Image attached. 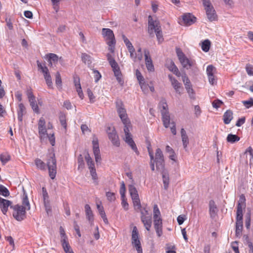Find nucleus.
<instances>
[{
	"mask_svg": "<svg viewBox=\"0 0 253 253\" xmlns=\"http://www.w3.org/2000/svg\"><path fill=\"white\" fill-rule=\"evenodd\" d=\"M128 190L132 199L139 197L137 190L133 185H129Z\"/></svg>",
	"mask_w": 253,
	"mask_h": 253,
	"instance_id": "obj_32",
	"label": "nucleus"
},
{
	"mask_svg": "<svg viewBox=\"0 0 253 253\" xmlns=\"http://www.w3.org/2000/svg\"><path fill=\"white\" fill-rule=\"evenodd\" d=\"M122 38L124 41V43H125L129 53L130 57L131 58H134L136 57V53L135 52V49L132 45L131 42L129 41V40L126 37L125 35H123Z\"/></svg>",
	"mask_w": 253,
	"mask_h": 253,
	"instance_id": "obj_13",
	"label": "nucleus"
},
{
	"mask_svg": "<svg viewBox=\"0 0 253 253\" xmlns=\"http://www.w3.org/2000/svg\"><path fill=\"white\" fill-rule=\"evenodd\" d=\"M163 181L165 189H167L169 186V176L164 173H163Z\"/></svg>",
	"mask_w": 253,
	"mask_h": 253,
	"instance_id": "obj_52",
	"label": "nucleus"
},
{
	"mask_svg": "<svg viewBox=\"0 0 253 253\" xmlns=\"http://www.w3.org/2000/svg\"><path fill=\"white\" fill-rule=\"evenodd\" d=\"M39 137L42 142L44 141L46 139V135H47V130L45 126L38 127Z\"/></svg>",
	"mask_w": 253,
	"mask_h": 253,
	"instance_id": "obj_27",
	"label": "nucleus"
},
{
	"mask_svg": "<svg viewBox=\"0 0 253 253\" xmlns=\"http://www.w3.org/2000/svg\"><path fill=\"white\" fill-rule=\"evenodd\" d=\"M12 202L0 197V209L4 214H6L9 207L12 206Z\"/></svg>",
	"mask_w": 253,
	"mask_h": 253,
	"instance_id": "obj_16",
	"label": "nucleus"
},
{
	"mask_svg": "<svg viewBox=\"0 0 253 253\" xmlns=\"http://www.w3.org/2000/svg\"><path fill=\"white\" fill-rule=\"evenodd\" d=\"M153 161L155 162L157 169L161 172H163L165 168V161L164 155L161 149L157 148L156 149Z\"/></svg>",
	"mask_w": 253,
	"mask_h": 253,
	"instance_id": "obj_5",
	"label": "nucleus"
},
{
	"mask_svg": "<svg viewBox=\"0 0 253 253\" xmlns=\"http://www.w3.org/2000/svg\"><path fill=\"white\" fill-rule=\"evenodd\" d=\"M59 232H60V235L61 236L60 241H61V244L68 243L69 242H68V237L65 233V231L64 228L62 226L60 227Z\"/></svg>",
	"mask_w": 253,
	"mask_h": 253,
	"instance_id": "obj_31",
	"label": "nucleus"
},
{
	"mask_svg": "<svg viewBox=\"0 0 253 253\" xmlns=\"http://www.w3.org/2000/svg\"><path fill=\"white\" fill-rule=\"evenodd\" d=\"M133 204L135 209H140L141 207L139 198H135L132 199Z\"/></svg>",
	"mask_w": 253,
	"mask_h": 253,
	"instance_id": "obj_51",
	"label": "nucleus"
},
{
	"mask_svg": "<svg viewBox=\"0 0 253 253\" xmlns=\"http://www.w3.org/2000/svg\"><path fill=\"white\" fill-rule=\"evenodd\" d=\"M141 88L144 93H147L149 90V85L144 81L139 83Z\"/></svg>",
	"mask_w": 253,
	"mask_h": 253,
	"instance_id": "obj_48",
	"label": "nucleus"
},
{
	"mask_svg": "<svg viewBox=\"0 0 253 253\" xmlns=\"http://www.w3.org/2000/svg\"><path fill=\"white\" fill-rule=\"evenodd\" d=\"M107 132L109 138L113 144L118 147L120 145V141L115 127L114 126L108 127Z\"/></svg>",
	"mask_w": 253,
	"mask_h": 253,
	"instance_id": "obj_9",
	"label": "nucleus"
},
{
	"mask_svg": "<svg viewBox=\"0 0 253 253\" xmlns=\"http://www.w3.org/2000/svg\"><path fill=\"white\" fill-rule=\"evenodd\" d=\"M131 236H132V237H131L132 240L139 239L138 231L137 228L136 226H134L133 227Z\"/></svg>",
	"mask_w": 253,
	"mask_h": 253,
	"instance_id": "obj_53",
	"label": "nucleus"
},
{
	"mask_svg": "<svg viewBox=\"0 0 253 253\" xmlns=\"http://www.w3.org/2000/svg\"><path fill=\"white\" fill-rule=\"evenodd\" d=\"M55 84L59 89L62 88V80L59 72H57L55 75Z\"/></svg>",
	"mask_w": 253,
	"mask_h": 253,
	"instance_id": "obj_41",
	"label": "nucleus"
},
{
	"mask_svg": "<svg viewBox=\"0 0 253 253\" xmlns=\"http://www.w3.org/2000/svg\"><path fill=\"white\" fill-rule=\"evenodd\" d=\"M35 163L37 167L42 170H45L46 169L45 164L39 158H37L35 160Z\"/></svg>",
	"mask_w": 253,
	"mask_h": 253,
	"instance_id": "obj_36",
	"label": "nucleus"
},
{
	"mask_svg": "<svg viewBox=\"0 0 253 253\" xmlns=\"http://www.w3.org/2000/svg\"><path fill=\"white\" fill-rule=\"evenodd\" d=\"M62 248L66 253H74L71 248L69 242L61 244Z\"/></svg>",
	"mask_w": 253,
	"mask_h": 253,
	"instance_id": "obj_47",
	"label": "nucleus"
},
{
	"mask_svg": "<svg viewBox=\"0 0 253 253\" xmlns=\"http://www.w3.org/2000/svg\"><path fill=\"white\" fill-rule=\"evenodd\" d=\"M141 220L144 224V227L147 231H149L152 225V219L150 215L148 214V211L145 210L144 211L141 212Z\"/></svg>",
	"mask_w": 253,
	"mask_h": 253,
	"instance_id": "obj_10",
	"label": "nucleus"
},
{
	"mask_svg": "<svg viewBox=\"0 0 253 253\" xmlns=\"http://www.w3.org/2000/svg\"><path fill=\"white\" fill-rule=\"evenodd\" d=\"M81 58L82 61L84 64H87L88 65L91 64V57L89 55L85 53H82Z\"/></svg>",
	"mask_w": 253,
	"mask_h": 253,
	"instance_id": "obj_37",
	"label": "nucleus"
},
{
	"mask_svg": "<svg viewBox=\"0 0 253 253\" xmlns=\"http://www.w3.org/2000/svg\"><path fill=\"white\" fill-rule=\"evenodd\" d=\"M243 229V219H236V235L240 237Z\"/></svg>",
	"mask_w": 253,
	"mask_h": 253,
	"instance_id": "obj_25",
	"label": "nucleus"
},
{
	"mask_svg": "<svg viewBox=\"0 0 253 253\" xmlns=\"http://www.w3.org/2000/svg\"><path fill=\"white\" fill-rule=\"evenodd\" d=\"M218 209L215 202L213 200H210L209 202V212L211 217L213 218L215 217Z\"/></svg>",
	"mask_w": 253,
	"mask_h": 253,
	"instance_id": "obj_21",
	"label": "nucleus"
},
{
	"mask_svg": "<svg viewBox=\"0 0 253 253\" xmlns=\"http://www.w3.org/2000/svg\"><path fill=\"white\" fill-rule=\"evenodd\" d=\"M85 159L86 161L87 165L89 169H91V168H95L94 162L91 158L90 157V156H89V154L87 153L85 155Z\"/></svg>",
	"mask_w": 253,
	"mask_h": 253,
	"instance_id": "obj_39",
	"label": "nucleus"
},
{
	"mask_svg": "<svg viewBox=\"0 0 253 253\" xmlns=\"http://www.w3.org/2000/svg\"><path fill=\"white\" fill-rule=\"evenodd\" d=\"M196 17L190 13H186L182 16V22L185 25H190L195 22Z\"/></svg>",
	"mask_w": 253,
	"mask_h": 253,
	"instance_id": "obj_18",
	"label": "nucleus"
},
{
	"mask_svg": "<svg viewBox=\"0 0 253 253\" xmlns=\"http://www.w3.org/2000/svg\"><path fill=\"white\" fill-rule=\"evenodd\" d=\"M25 112V107L22 103H20L18 105V109L17 110L18 113V120L19 121L22 122L23 120V116Z\"/></svg>",
	"mask_w": 253,
	"mask_h": 253,
	"instance_id": "obj_26",
	"label": "nucleus"
},
{
	"mask_svg": "<svg viewBox=\"0 0 253 253\" xmlns=\"http://www.w3.org/2000/svg\"><path fill=\"white\" fill-rule=\"evenodd\" d=\"M203 4L206 11V15L210 22L217 20V15L212 4L210 0H202Z\"/></svg>",
	"mask_w": 253,
	"mask_h": 253,
	"instance_id": "obj_4",
	"label": "nucleus"
},
{
	"mask_svg": "<svg viewBox=\"0 0 253 253\" xmlns=\"http://www.w3.org/2000/svg\"><path fill=\"white\" fill-rule=\"evenodd\" d=\"M74 84L76 88L81 86L80 78L77 75L74 76Z\"/></svg>",
	"mask_w": 253,
	"mask_h": 253,
	"instance_id": "obj_60",
	"label": "nucleus"
},
{
	"mask_svg": "<svg viewBox=\"0 0 253 253\" xmlns=\"http://www.w3.org/2000/svg\"><path fill=\"white\" fill-rule=\"evenodd\" d=\"M116 107L117 112L124 125V128H130L131 125L126 114V109L125 108L123 102L121 100H117L116 101Z\"/></svg>",
	"mask_w": 253,
	"mask_h": 253,
	"instance_id": "obj_2",
	"label": "nucleus"
},
{
	"mask_svg": "<svg viewBox=\"0 0 253 253\" xmlns=\"http://www.w3.org/2000/svg\"><path fill=\"white\" fill-rule=\"evenodd\" d=\"M245 205L237 204L236 219H243V209L245 208Z\"/></svg>",
	"mask_w": 253,
	"mask_h": 253,
	"instance_id": "obj_30",
	"label": "nucleus"
},
{
	"mask_svg": "<svg viewBox=\"0 0 253 253\" xmlns=\"http://www.w3.org/2000/svg\"><path fill=\"white\" fill-rule=\"evenodd\" d=\"M227 141L231 143H234L239 141L240 137L236 134H229L226 138Z\"/></svg>",
	"mask_w": 253,
	"mask_h": 253,
	"instance_id": "obj_38",
	"label": "nucleus"
},
{
	"mask_svg": "<svg viewBox=\"0 0 253 253\" xmlns=\"http://www.w3.org/2000/svg\"><path fill=\"white\" fill-rule=\"evenodd\" d=\"M49 175L51 179H54L56 174V160L54 154H52L47 161Z\"/></svg>",
	"mask_w": 253,
	"mask_h": 253,
	"instance_id": "obj_7",
	"label": "nucleus"
},
{
	"mask_svg": "<svg viewBox=\"0 0 253 253\" xmlns=\"http://www.w3.org/2000/svg\"><path fill=\"white\" fill-rule=\"evenodd\" d=\"M22 206L24 207L27 211H29L31 209L30 204L28 198L27 194L24 191L22 197Z\"/></svg>",
	"mask_w": 253,
	"mask_h": 253,
	"instance_id": "obj_28",
	"label": "nucleus"
},
{
	"mask_svg": "<svg viewBox=\"0 0 253 253\" xmlns=\"http://www.w3.org/2000/svg\"><path fill=\"white\" fill-rule=\"evenodd\" d=\"M84 209L86 218L88 220L90 225H92L93 224L94 218L91 208L89 205L86 204L84 206Z\"/></svg>",
	"mask_w": 253,
	"mask_h": 253,
	"instance_id": "obj_20",
	"label": "nucleus"
},
{
	"mask_svg": "<svg viewBox=\"0 0 253 253\" xmlns=\"http://www.w3.org/2000/svg\"><path fill=\"white\" fill-rule=\"evenodd\" d=\"M160 108H161V114H163L164 113H168V105L165 101V100H163L160 102Z\"/></svg>",
	"mask_w": 253,
	"mask_h": 253,
	"instance_id": "obj_42",
	"label": "nucleus"
},
{
	"mask_svg": "<svg viewBox=\"0 0 253 253\" xmlns=\"http://www.w3.org/2000/svg\"><path fill=\"white\" fill-rule=\"evenodd\" d=\"M233 119V112L230 110H227L223 114V119L225 124H229Z\"/></svg>",
	"mask_w": 253,
	"mask_h": 253,
	"instance_id": "obj_24",
	"label": "nucleus"
},
{
	"mask_svg": "<svg viewBox=\"0 0 253 253\" xmlns=\"http://www.w3.org/2000/svg\"><path fill=\"white\" fill-rule=\"evenodd\" d=\"M162 121L163 122V125L166 128H168L169 127L170 124V116L169 113H164L162 114Z\"/></svg>",
	"mask_w": 253,
	"mask_h": 253,
	"instance_id": "obj_29",
	"label": "nucleus"
},
{
	"mask_svg": "<svg viewBox=\"0 0 253 253\" xmlns=\"http://www.w3.org/2000/svg\"><path fill=\"white\" fill-rule=\"evenodd\" d=\"M246 70L249 75L253 76V66L252 65L250 64H247Z\"/></svg>",
	"mask_w": 253,
	"mask_h": 253,
	"instance_id": "obj_58",
	"label": "nucleus"
},
{
	"mask_svg": "<svg viewBox=\"0 0 253 253\" xmlns=\"http://www.w3.org/2000/svg\"><path fill=\"white\" fill-rule=\"evenodd\" d=\"M154 228L158 237L163 234L162 219L161 217L154 218Z\"/></svg>",
	"mask_w": 253,
	"mask_h": 253,
	"instance_id": "obj_15",
	"label": "nucleus"
},
{
	"mask_svg": "<svg viewBox=\"0 0 253 253\" xmlns=\"http://www.w3.org/2000/svg\"><path fill=\"white\" fill-rule=\"evenodd\" d=\"M129 128H130L126 127V128L124 129V131L125 133V140L126 142L130 146L131 149L135 152L136 154L138 155L139 154V152L138 151L137 147L131 137Z\"/></svg>",
	"mask_w": 253,
	"mask_h": 253,
	"instance_id": "obj_8",
	"label": "nucleus"
},
{
	"mask_svg": "<svg viewBox=\"0 0 253 253\" xmlns=\"http://www.w3.org/2000/svg\"><path fill=\"white\" fill-rule=\"evenodd\" d=\"M168 77L171 82V85L175 91L180 94L181 93L180 89L182 87L181 84L171 75H169Z\"/></svg>",
	"mask_w": 253,
	"mask_h": 253,
	"instance_id": "obj_19",
	"label": "nucleus"
},
{
	"mask_svg": "<svg viewBox=\"0 0 253 253\" xmlns=\"http://www.w3.org/2000/svg\"><path fill=\"white\" fill-rule=\"evenodd\" d=\"M168 68L169 71L172 72L175 75L178 77H180V73L179 72L178 68L172 61L170 62V65L168 67Z\"/></svg>",
	"mask_w": 253,
	"mask_h": 253,
	"instance_id": "obj_34",
	"label": "nucleus"
},
{
	"mask_svg": "<svg viewBox=\"0 0 253 253\" xmlns=\"http://www.w3.org/2000/svg\"><path fill=\"white\" fill-rule=\"evenodd\" d=\"M93 73L95 82L97 83L101 78V75L100 73L97 70H93Z\"/></svg>",
	"mask_w": 253,
	"mask_h": 253,
	"instance_id": "obj_63",
	"label": "nucleus"
},
{
	"mask_svg": "<svg viewBox=\"0 0 253 253\" xmlns=\"http://www.w3.org/2000/svg\"><path fill=\"white\" fill-rule=\"evenodd\" d=\"M180 132L183 146L184 148L186 150L187 147L189 144V138L184 128H182L181 129Z\"/></svg>",
	"mask_w": 253,
	"mask_h": 253,
	"instance_id": "obj_23",
	"label": "nucleus"
},
{
	"mask_svg": "<svg viewBox=\"0 0 253 253\" xmlns=\"http://www.w3.org/2000/svg\"><path fill=\"white\" fill-rule=\"evenodd\" d=\"M144 54L145 56V64L148 71L149 72L154 71V66L149 50L146 49H144Z\"/></svg>",
	"mask_w": 253,
	"mask_h": 253,
	"instance_id": "obj_11",
	"label": "nucleus"
},
{
	"mask_svg": "<svg viewBox=\"0 0 253 253\" xmlns=\"http://www.w3.org/2000/svg\"><path fill=\"white\" fill-rule=\"evenodd\" d=\"M132 244L136 248L138 253H142V249L139 239L132 240Z\"/></svg>",
	"mask_w": 253,
	"mask_h": 253,
	"instance_id": "obj_33",
	"label": "nucleus"
},
{
	"mask_svg": "<svg viewBox=\"0 0 253 253\" xmlns=\"http://www.w3.org/2000/svg\"><path fill=\"white\" fill-rule=\"evenodd\" d=\"M44 78L45 80L46 84L50 88H52V82L50 74L44 76Z\"/></svg>",
	"mask_w": 253,
	"mask_h": 253,
	"instance_id": "obj_49",
	"label": "nucleus"
},
{
	"mask_svg": "<svg viewBox=\"0 0 253 253\" xmlns=\"http://www.w3.org/2000/svg\"><path fill=\"white\" fill-rule=\"evenodd\" d=\"M92 144L93 153L94 155L95 161L96 163H98L101 161V158L100 155L98 140L97 138L93 139V140H92Z\"/></svg>",
	"mask_w": 253,
	"mask_h": 253,
	"instance_id": "obj_14",
	"label": "nucleus"
},
{
	"mask_svg": "<svg viewBox=\"0 0 253 253\" xmlns=\"http://www.w3.org/2000/svg\"><path fill=\"white\" fill-rule=\"evenodd\" d=\"M161 217V213L157 205L155 204L153 207V218Z\"/></svg>",
	"mask_w": 253,
	"mask_h": 253,
	"instance_id": "obj_46",
	"label": "nucleus"
},
{
	"mask_svg": "<svg viewBox=\"0 0 253 253\" xmlns=\"http://www.w3.org/2000/svg\"><path fill=\"white\" fill-rule=\"evenodd\" d=\"M106 196L107 200L110 202H113L116 200L115 194L114 193L107 192L106 193Z\"/></svg>",
	"mask_w": 253,
	"mask_h": 253,
	"instance_id": "obj_50",
	"label": "nucleus"
},
{
	"mask_svg": "<svg viewBox=\"0 0 253 253\" xmlns=\"http://www.w3.org/2000/svg\"><path fill=\"white\" fill-rule=\"evenodd\" d=\"M175 246H170L167 247L166 248V253H176L175 251Z\"/></svg>",
	"mask_w": 253,
	"mask_h": 253,
	"instance_id": "obj_64",
	"label": "nucleus"
},
{
	"mask_svg": "<svg viewBox=\"0 0 253 253\" xmlns=\"http://www.w3.org/2000/svg\"><path fill=\"white\" fill-rule=\"evenodd\" d=\"M107 60L111 65L116 79L121 85L124 84V80L122 78V74L120 67L113 57L109 53L107 54Z\"/></svg>",
	"mask_w": 253,
	"mask_h": 253,
	"instance_id": "obj_3",
	"label": "nucleus"
},
{
	"mask_svg": "<svg viewBox=\"0 0 253 253\" xmlns=\"http://www.w3.org/2000/svg\"><path fill=\"white\" fill-rule=\"evenodd\" d=\"M29 101L31 106L32 107L34 111L36 113H39V107L36 103L35 99Z\"/></svg>",
	"mask_w": 253,
	"mask_h": 253,
	"instance_id": "obj_45",
	"label": "nucleus"
},
{
	"mask_svg": "<svg viewBox=\"0 0 253 253\" xmlns=\"http://www.w3.org/2000/svg\"><path fill=\"white\" fill-rule=\"evenodd\" d=\"M215 70L216 69L213 66L211 65L208 66L206 70L208 77H210L214 75Z\"/></svg>",
	"mask_w": 253,
	"mask_h": 253,
	"instance_id": "obj_43",
	"label": "nucleus"
},
{
	"mask_svg": "<svg viewBox=\"0 0 253 253\" xmlns=\"http://www.w3.org/2000/svg\"><path fill=\"white\" fill-rule=\"evenodd\" d=\"M183 67L187 69H190L192 67H196V64L195 60H190L186 56L179 60Z\"/></svg>",
	"mask_w": 253,
	"mask_h": 253,
	"instance_id": "obj_17",
	"label": "nucleus"
},
{
	"mask_svg": "<svg viewBox=\"0 0 253 253\" xmlns=\"http://www.w3.org/2000/svg\"><path fill=\"white\" fill-rule=\"evenodd\" d=\"M222 103H223V102L221 101H220L218 99H217V100H214L212 102V106L213 108L217 109L220 106V105Z\"/></svg>",
	"mask_w": 253,
	"mask_h": 253,
	"instance_id": "obj_62",
	"label": "nucleus"
},
{
	"mask_svg": "<svg viewBox=\"0 0 253 253\" xmlns=\"http://www.w3.org/2000/svg\"><path fill=\"white\" fill-rule=\"evenodd\" d=\"M13 210V216L17 221H21L26 218V211L24 207L19 205L11 206Z\"/></svg>",
	"mask_w": 253,
	"mask_h": 253,
	"instance_id": "obj_6",
	"label": "nucleus"
},
{
	"mask_svg": "<svg viewBox=\"0 0 253 253\" xmlns=\"http://www.w3.org/2000/svg\"><path fill=\"white\" fill-rule=\"evenodd\" d=\"M48 137V140L49 141L50 143L52 146H54L55 143V137L54 133H52L51 134H49L47 135H46V138Z\"/></svg>",
	"mask_w": 253,
	"mask_h": 253,
	"instance_id": "obj_57",
	"label": "nucleus"
},
{
	"mask_svg": "<svg viewBox=\"0 0 253 253\" xmlns=\"http://www.w3.org/2000/svg\"><path fill=\"white\" fill-rule=\"evenodd\" d=\"M148 33L150 35H153L154 32L159 43L164 41L162 32L159 22L157 20H153L151 16L148 17Z\"/></svg>",
	"mask_w": 253,
	"mask_h": 253,
	"instance_id": "obj_1",
	"label": "nucleus"
},
{
	"mask_svg": "<svg viewBox=\"0 0 253 253\" xmlns=\"http://www.w3.org/2000/svg\"><path fill=\"white\" fill-rule=\"evenodd\" d=\"M0 195L4 197H8L9 195L8 190L2 185L0 184Z\"/></svg>",
	"mask_w": 253,
	"mask_h": 253,
	"instance_id": "obj_44",
	"label": "nucleus"
},
{
	"mask_svg": "<svg viewBox=\"0 0 253 253\" xmlns=\"http://www.w3.org/2000/svg\"><path fill=\"white\" fill-rule=\"evenodd\" d=\"M42 197L43 200V202L45 203L46 202H49V197L48 195V193L47 192V191L46 190V188L44 187L42 188Z\"/></svg>",
	"mask_w": 253,
	"mask_h": 253,
	"instance_id": "obj_56",
	"label": "nucleus"
},
{
	"mask_svg": "<svg viewBox=\"0 0 253 253\" xmlns=\"http://www.w3.org/2000/svg\"><path fill=\"white\" fill-rule=\"evenodd\" d=\"M242 103L247 108H249L253 106V98H250L248 100L243 101Z\"/></svg>",
	"mask_w": 253,
	"mask_h": 253,
	"instance_id": "obj_55",
	"label": "nucleus"
},
{
	"mask_svg": "<svg viewBox=\"0 0 253 253\" xmlns=\"http://www.w3.org/2000/svg\"><path fill=\"white\" fill-rule=\"evenodd\" d=\"M10 159V156L7 152H4L0 154V161L2 165H5L7 163Z\"/></svg>",
	"mask_w": 253,
	"mask_h": 253,
	"instance_id": "obj_35",
	"label": "nucleus"
},
{
	"mask_svg": "<svg viewBox=\"0 0 253 253\" xmlns=\"http://www.w3.org/2000/svg\"><path fill=\"white\" fill-rule=\"evenodd\" d=\"M135 75L136 76L137 80L139 81V83L144 81V78L141 75V73L139 70L137 69L136 70Z\"/></svg>",
	"mask_w": 253,
	"mask_h": 253,
	"instance_id": "obj_59",
	"label": "nucleus"
},
{
	"mask_svg": "<svg viewBox=\"0 0 253 253\" xmlns=\"http://www.w3.org/2000/svg\"><path fill=\"white\" fill-rule=\"evenodd\" d=\"M46 56L50 66H52L53 64L55 65L57 63L59 57L56 54L50 53L46 54Z\"/></svg>",
	"mask_w": 253,
	"mask_h": 253,
	"instance_id": "obj_22",
	"label": "nucleus"
},
{
	"mask_svg": "<svg viewBox=\"0 0 253 253\" xmlns=\"http://www.w3.org/2000/svg\"><path fill=\"white\" fill-rule=\"evenodd\" d=\"M210 41L209 40H206L202 43L201 47L203 51L208 52L210 49Z\"/></svg>",
	"mask_w": 253,
	"mask_h": 253,
	"instance_id": "obj_40",
	"label": "nucleus"
},
{
	"mask_svg": "<svg viewBox=\"0 0 253 253\" xmlns=\"http://www.w3.org/2000/svg\"><path fill=\"white\" fill-rule=\"evenodd\" d=\"M78 169H83L84 168V163L82 155L78 159Z\"/></svg>",
	"mask_w": 253,
	"mask_h": 253,
	"instance_id": "obj_61",
	"label": "nucleus"
},
{
	"mask_svg": "<svg viewBox=\"0 0 253 253\" xmlns=\"http://www.w3.org/2000/svg\"><path fill=\"white\" fill-rule=\"evenodd\" d=\"M59 121L61 125L64 127L65 129H66L67 127V124L65 115L61 114L59 116Z\"/></svg>",
	"mask_w": 253,
	"mask_h": 253,
	"instance_id": "obj_54",
	"label": "nucleus"
},
{
	"mask_svg": "<svg viewBox=\"0 0 253 253\" xmlns=\"http://www.w3.org/2000/svg\"><path fill=\"white\" fill-rule=\"evenodd\" d=\"M102 34L107 41V42H110L112 44L114 42L115 40V36L112 30L108 28H103L102 30Z\"/></svg>",
	"mask_w": 253,
	"mask_h": 253,
	"instance_id": "obj_12",
	"label": "nucleus"
}]
</instances>
